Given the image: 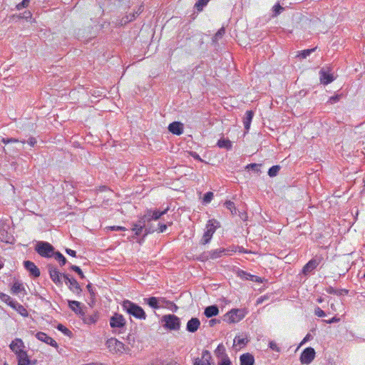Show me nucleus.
Returning <instances> with one entry per match:
<instances>
[{"label":"nucleus","instance_id":"nucleus-1","mask_svg":"<svg viewBox=\"0 0 365 365\" xmlns=\"http://www.w3.org/2000/svg\"><path fill=\"white\" fill-rule=\"evenodd\" d=\"M121 306L124 312L133 317L140 320H145L146 319L147 315L143 309L133 302L128 299L124 300Z\"/></svg>","mask_w":365,"mask_h":365},{"label":"nucleus","instance_id":"nucleus-2","mask_svg":"<svg viewBox=\"0 0 365 365\" xmlns=\"http://www.w3.org/2000/svg\"><path fill=\"white\" fill-rule=\"evenodd\" d=\"M36 252L41 257L49 258L54 254V247L48 242L44 241L37 242L35 247Z\"/></svg>","mask_w":365,"mask_h":365},{"label":"nucleus","instance_id":"nucleus-3","mask_svg":"<svg viewBox=\"0 0 365 365\" xmlns=\"http://www.w3.org/2000/svg\"><path fill=\"white\" fill-rule=\"evenodd\" d=\"M163 327L170 330H178L180 327L179 317L174 314H165L161 319Z\"/></svg>","mask_w":365,"mask_h":365},{"label":"nucleus","instance_id":"nucleus-4","mask_svg":"<svg viewBox=\"0 0 365 365\" xmlns=\"http://www.w3.org/2000/svg\"><path fill=\"white\" fill-rule=\"evenodd\" d=\"M218 226H219V222L217 220H208V222L206 225V227H205V230L204 235L201 240L202 244L205 245L210 241L213 234L215 233V232Z\"/></svg>","mask_w":365,"mask_h":365},{"label":"nucleus","instance_id":"nucleus-5","mask_svg":"<svg viewBox=\"0 0 365 365\" xmlns=\"http://www.w3.org/2000/svg\"><path fill=\"white\" fill-rule=\"evenodd\" d=\"M228 341L225 344L220 343L215 350V356L220 360L219 365H228V357L227 356V345Z\"/></svg>","mask_w":365,"mask_h":365},{"label":"nucleus","instance_id":"nucleus-6","mask_svg":"<svg viewBox=\"0 0 365 365\" xmlns=\"http://www.w3.org/2000/svg\"><path fill=\"white\" fill-rule=\"evenodd\" d=\"M248 314L246 308L232 309L230 310V323H237Z\"/></svg>","mask_w":365,"mask_h":365},{"label":"nucleus","instance_id":"nucleus-7","mask_svg":"<svg viewBox=\"0 0 365 365\" xmlns=\"http://www.w3.org/2000/svg\"><path fill=\"white\" fill-rule=\"evenodd\" d=\"M106 346L110 352L114 354L123 353L125 350L124 344L115 338L108 339Z\"/></svg>","mask_w":365,"mask_h":365},{"label":"nucleus","instance_id":"nucleus-8","mask_svg":"<svg viewBox=\"0 0 365 365\" xmlns=\"http://www.w3.org/2000/svg\"><path fill=\"white\" fill-rule=\"evenodd\" d=\"M110 326L113 329H123L125 326V319L123 315L115 313L110 319Z\"/></svg>","mask_w":365,"mask_h":365},{"label":"nucleus","instance_id":"nucleus-9","mask_svg":"<svg viewBox=\"0 0 365 365\" xmlns=\"http://www.w3.org/2000/svg\"><path fill=\"white\" fill-rule=\"evenodd\" d=\"M63 278L65 283L68 286V288L73 293L79 294L81 292V289L78 282L73 277H69L66 274H63Z\"/></svg>","mask_w":365,"mask_h":365},{"label":"nucleus","instance_id":"nucleus-10","mask_svg":"<svg viewBox=\"0 0 365 365\" xmlns=\"http://www.w3.org/2000/svg\"><path fill=\"white\" fill-rule=\"evenodd\" d=\"M322 257L316 256L311 260H309L303 267L302 272L304 274H307L314 270L321 263L322 260Z\"/></svg>","mask_w":365,"mask_h":365},{"label":"nucleus","instance_id":"nucleus-11","mask_svg":"<svg viewBox=\"0 0 365 365\" xmlns=\"http://www.w3.org/2000/svg\"><path fill=\"white\" fill-rule=\"evenodd\" d=\"M315 357V351L312 347L306 348L302 353L300 361L302 364H310Z\"/></svg>","mask_w":365,"mask_h":365},{"label":"nucleus","instance_id":"nucleus-12","mask_svg":"<svg viewBox=\"0 0 365 365\" xmlns=\"http://www.w3.org/2000/svg\"><path fill=\"white\" fill-rule=\"evenodd\" d=\"M193 365H215L212 362V356L210 352L207 350H204L202 353V357L197 358L195 360Z\"/></svg>","mask_w":365,"mask_h":365},{"label":"nucleus","instance_id":"nucleus-13","mask_svg":"<svg viewBox=\"0 0 365 365\" xmlns=\"http://www.w3.org/2000/svg\"><path fill=\"white\" fill-rule=\"evenodd\" d=\"M48 272L50 277L51 280L56 284V285H61L62 284V278L63 274H61L57 268L53 267V266H48Z\"/></svg>","mask_w":365,"mask_h":365},{"label":"nucleus","instance_id":"nucleus-14","mask_svg":"<svg viewBox=\"0 0 365 365\" xmlns=\"http://www.w3.org/2000/svg\"><path fill=\"white\" fill-rule=\"evenodd\" d=\"M10 349L16 355L24 350L25 345L22 339L16 338L9 345Z\"/></svg>","mask_w":365,"mask_h":365},{"label":"nucleus","instance_id":"nucleus-15","mask_svg":"<svg viewBox=\"0 0 365 365\" xmlns=\"http://www.w3.org/2000/svg\"><path fill=\"white\" fill-rule=\"evenodd\" d=\"M36 337L41 341H43L47 344H49L50 346L57 348L58 344L57 342L52 339L51 337L48 336L46 333L44 332H37L36 334Z\"/></svg>","mask_w":365,"mask_h":365},{"label":"nucleus","instance_id":"nucleus-16","mask_svg":"<svg viewBox=\"0 0 365 365\" xmlns=\"http://www.w3.org/2000/svg\"><path fill=\"white\" fill-rule=\"evenodd\" d=\"M249 341L247 337L243 334L235 336L233 340V349L240 350L243 348Z\"/></svg>","mask_w":365,"mask_h":365},{"label":"nucleus","instance_id":"nucleus-17","mask_svg":"<svg viewBox=\"0 0 365 365\" xmlns=\"http://www.w3.org/2000/svg\"><path fill=\"white\" fill-rule=\"evenodd\" d=\"M24 267L27 271L30 272L31 275L34 277H38L40 276V270L33 262L29 260L24 261Z\"/></svg>","mask_w":365,"mask_h":365},{"label":"nucleus","instance_id":"nucleus-18","mask_svg":"<svg viewBox=\"0 0 365 365\" xmlns=\"http://www.w3.org/2000/svg\"><path fill=\"white\" fill-rule=\"evenodd\" d=\"M319 77L321 83L324 85H327L334 80L333 74L326 71L324 68L319 71Z\"/></svg>","mask_w":365,"mask_h":365},{"label":"nucleus","instance_id":"nucleus-19","mask_svg":"<svg viewBox=\"0 0 365 365\" xmlns=\"http://www.w3.org/2000/svg\"><path fill=\"white\" fill-rule=\"evenodd\" d=\"M0 300L6 303L11 308H16V307L22 308V305L21 304H19L16 301L12 299L10 296H9L8 294H4L3 292L0 293Z\"/></svg>","mask_w":365,"mask_h":365},{"label":"nucleus","instance_id":"nucleus-20","mask_svg":"<svg viewBox=\"0 0 365 365\" xmlns=\"http://www.w3.org/2000/svg\"><path fill=\"white\" fill-rule=\"evenodd\" d=\"M16 358L18 360V365H34V363H31V361L29 359L27 352L24 350L21 352L19 351V354L16 355Z\"/></svg>","mask_w":365,"mask_h":365},{"label":"nucleus","instance_id":"nucleus-21","mask_svg":"<svg viewBox=\"0 0 365 365\" xmlns=\"http://www.w3.org/2000/svg\"><path fill=\"white\" fill-rule=\"evenodd\" d=\"M7 229V225L0 227V240L6 243H11L13 240V237L8 232Z\"/></svg>","mask_w":365,"mask_h":365},{"label":"nucleus","instance_id":"nucleus-22","mask_svg":"<svg viewBox=\"0 0 365 365\" xmlns=\"http://www.w3.org/2000/svg\"><path fill=\"white\" fill-rule=\"evenodd\" d=\"M200 325V320L196 317H192L187 322L186 329L189 332L194 333L199 329Z\"/></svg>","mask_w":365,"mask_h":365},{"label":"nucleus","instance_id":"nucleus-23","mask_svg":"<svg viewBox=\"0 0 365 365\" xmlns=\"http://www.w3.org/2000/svg\"><path fill=\"white\" fill-rule=\"evenodd\" d=\"M168 130L173 134L180 135L183 133V124L176 121L171 123L168 126Z\"/></svg>","mask_w":365,"mask_h":365},{"label":"nucleus","instance_id":"nucleus-24","mask_svg":"<svg viewBox=\"0 0 365 365\" xmlns=\"http://www.w3.org/2000/svg\"><path fill=\"white\" fill-rule=\"evenodd\" d=\"M237 274L240 277H241L242 279H245L247 280H250V281L258 282V283L262 282V279L261 277H259L258 276H255V275H252V274H248L242 270H237Z\"/></svg>","mask_w":365,"mask_h":365},{"label":"nucleus","instance_id":"nucleus-25","mask_svg":"<svg viewBox=\"0 0 365 365\" xmlns=\"http://www.w3.org/2000/svg\"><path fill=\"white\" fill-rule=\"evenodd\" d=\"M168 211V208L164 210L163 211H158V210H154V211H149L148 212V214L144 216V218L145 220L150 221L151 220H158L161 216L165 215Z\"/></svg>","mask_w":365,"mask_h":365},{"label":"nucleus","instance_id":"nucleus-26","mask_svg":"<svg viewBox=\"0 0 365 365\" xmlns=\"http://www.w3.org/2000/svg\"><path fill=\"white\" fill-rule=\"evenodd\" d=\"M240 365H254L255 359L250 353L243 354L240 357Z\"/></svg>","mask_w":365,"mask_h":365},{"label":"nucleus","instance_id":"nucleus-27","mask_svg":"<svg viewBox=\"0 0 365 365\" xmlns=\"http://www.w3.org/2000/svg\"><path fill=\"white\" fill-rule=\"evenodd\" d=\"M230 211L231 212L232 215H237L241 220L245 221L247 220V214L245 211H240L237 210L235 205L234 203L230 201Z\"/></svg>","mask_w":365,"mask_h":365},{"label":"nucleus","instance_id":"nucleus-28","mask_svg":"<svg viewBox=\"0 0 365 365\" xmlns=\"http://www.w3.org/2000/svg\"><path fill=\"white\" fill-rule=\"evenodd\" d=\"M254 116V113L252 110H247L245 113V116L243 118V124L245 132H247L250 128V124Z\"/></svg>","mask_w":365,"mask_h":365},{"label":"nucleus","instance_id":"nucleus-29","mask_svg":"<svg viewBox=\"0 0 365 365\" xmlns=\"http://www.w3.org/2000/svg\"><path fill=\"white\" fill-rule=\"evenodd\" d=\"M99 319V315L97 312L93 313L92 314L86 315L83 317V322L86 324H94Z\"/></svg>","mask_w":365,"mask_h":365},{"label":"nucleus","instance_id":"nucleus-30","mask_svg":"<svg viewBox=\"0 0 365 365\" xmlns=\"http://www.w3.org/2000/svg\"><path fill=\"white\" fill-rule=\"evenodd\" d=\"M145 219L144 217L140 220L137 223H135L132 228V230L135 232L136 235H139L141 234L143 228L145 227Z\"/></svg>","mask_w":365,"mask_h":365},{"label":"nucleus","instance_id":"nucleus-31","mask_svg":"<svg viewBox=\"0 0 365 365\" xmlns=\"http://www.w3.org/2000/svg\"><path fill=\"white\" fill-rule=\"evenodd\" d=\"M218 312V307L216 305H212L205 308L204 314L207 318H210L217 315Z\"/></svg>","mask_w":365,"mask_h":365},{"label":"nucleus","instance_id":"nucleus-32","mask_svg":"<svg viewBox=\"0 0 365 365\" xmlns=\"http://www.w3.org/2000/svg\"><path fill=\"white\" fill-rule=\"evenodd\" d=\"M144 301L147 304H148L153 309H157L160 307V305L159 304L160 299L155 297L145 298Z\"/></svg>","mask_w":365,"mask_h":365},{"label":"nucleus","instance_id":"nucleus-33","mask_svg":"<svg viewBox=\"0 0 365 365\" xmlns=\"http://www.w3.org/2000/svg\"><path fill=\"white\" fill-rule=\"evenodd\" d=\"M143 10V7L140 6L137 11H135L133 14H130L126 16L125 19L123 18L121 20V24H126L128 22L133 21L136 18V16H138L140 14L142 13Z\"/></svg>","mask_w":365,"mask_h":365},{"label":"nucleus","instance_id":"nucleus-34","mask_svg":"<svg viewBox=\"0 0 365 365\" xmlns=\"http://www.w3.org/2000/svg\"><path fill=\"white\" fill-rule=\"evenodd\" d=\"M24 292H25V289L23 284L19 281L15 282L11 287L12 294H19Z\"/></svg>","mask_w":365,"mask_h":365},{"label":"nucleus","instance_id":"nucleus-35","mask_svg":"<svg viewBox=\"0 0 365 365\" xmlns=\"http://www.w3.org/2000/svg\"><path fill=\"white\" fill-rule=\"evenodd\" d=\"M69 308L76 314H81V303L78 301H68Z\"/></svg>","mask_w":365,"mask_h":365},{"label":"nucleus","instance_id":"nucleus-36","mask_svg":"<svg viewBox=\"0 0 365 365\" xmlns=\"http://www.w3.org/2000/svg\"><path fill=\"white\" fill-rule=\"evenodd\" d=\"M225 29L224 27H222L221 29H220L217 31V32L213 36L212 42L215 43H217L218 42V41L222 38V36L225 35Z\"/></svg>","mask_w":365,"mask_h":365},{"label":"nucleus","instance_id":"nucleus-37","mask_svg":"<svg viewBox=\"0 0 365 365\" xmlns=\"http://www.w3.org/2000/svg\"><path fill=\"white\" fill-rule=\"evenodd\" d=\"M54 258L58 261L61 266H63L66 263V257L59 252H54L53 255Z\"/></svg>","mask_w":365,"mask_h":365},{"label":"nucleus","instance_id":"nucleus-38","mask_svg":"<svg viewBox=\"0 0 365 365\" xmlns=\"http://www.w3.org/2000/svg\"><path fill=\"white\" fill-rule=\"evenodd\" d=\"M209 0H198L195 4V8L198 11H202L203 8L207 4Z\"/></svg>","mask_w":365,"mask_h":365},{"label":"nucleus","instance_id":"nucleus-39","mask_svg":"<svg viewBox=\"0 0 365 365\" xmlns=\"http://www.w3.org/2000/svg\"><path fill=\"white\" fill-rule=\"evenodd\" d=\"M280 168H281L279 165H274V166L271 167L268 170L269 176L272 177V178L277 176Z\"/></svg>","mask_w":365,"mask_h":365},{"label":"nucleus","instance_id":"nucleus-40","mask_svg":"<svg viewBox=\"0 0 365 365\" xmlns=\"http://www.w3.org/2000/svg\"><path fill=\"white\" fill-rule=\"evenodd\" d=\"M284 10V8L280 6L279 3L276 4L272 7V16L275 17L278 16L282 11Z\"/></svg>","mask_w":365,"mask_h":365},{"label":"nucleus","instance_id":"nucleus-41","mask_svg":"<svg viewBox=\"0 0 365 365\" xmlns=\"http://www.w3.org/2000/svg\"><path fill=\"white\" fill-rule=\"evenodd\" d=\"M214 197L212 192H206L202 197V202L204 204H209Z\"/></svg>","mask_w":365,"mask_h":365},{"label":"nucleus","instance_id":"nucleus-42","mask_svg":"<svg viewBox=\"0 0 365 365\" xmlns=\"http://www.w3.org/2000/svg\"><path fill=\"white\" fill-rule=\"evenodd\" d=\"M315 50V48H311V49H306V50H304L301 52L299 53V54L297 55V57L300 58H306L308 56H309Z\"/></svg>","mask_w":365,"mask_h":365},{"label":"nucleus","instance_id":"nucleus-43","mask_svg":"<svg viewBox=\"0 0 365 365\" xmlns=\"http://www.w3.org/2000/svg\"><path fill=\"white\" fill-rule=\"evenodd\" d=\"M57 329L63 332L66 336H69L71 334V331L61 324H59L57 326Z\"/></svg>","mask_w":365,"mask_h":365},{"label":"nucleus","instance_id":"nucleus-44","mask_svg":"<svg viewBox=\"0 0 365 365\" xmlns=\"http://www.w3.org/2000/svg\"><path fill=\"white\" fill-rule=\"evenodd\" d=\"M71 269L73 271L77 272L81 279H83L85 277L82 270L81 269V268L79 267H78L76 265H71Z\"/></svg>","mask_w":365,"mask_h":365},{"label":"nucleus","instance_id":"nucleus-45","mask_svg":"<svg viewBox=\"0 0 365 365\" xmlns=\"http://www.w3.org/2000/svg\"><path fill=\"white\" fill-rule=\"evenodd\" d=\"M217 144L220 148H228V140L227 139H220Z\"/></svg>","mask_w":365,"mask_h":365},{"label":"nucleus","instance_id":"nucleus-46","mask_svg":"<svg viewBox=\"0 0 365 365\" xmlns=\"http://www.w3.org/2000/svg\"><path fill=\"white\" fill-rule=\"evenodd\" d=\"M29 4V0H23L21 3H19L16 5V9L21 10L23 8H26L28 6Z\"/></svg>","mask_w":365,"mask_h":365},{"label":"nucleus","instance_id":"nucleus-47","mask_svg":"<svg viewBox=\"0 0 365 365\" xmlns=\"http://www.w3.org/2000/svg\"><path fill=\"white\" fill-rule=\"evenodd\" d=\"M260 166H261V165H259V164L251 163V164H249L247 166V169H251V170H255L256 172H259Z\"/></svg>","mask_w":365,"mask_h":365},{"label":"nucleus","instance_id":"nucleus-48","mask_svg":"<svg viewBox=\"0 0 365 365\" xmlns=\"http://www.w3.org/2000/svg\"><path fill=\"white\" fill-rule=\"evenodd\" d=\"M152 365H176V363L170 361L166 364H164L163 361L156 359L154 362L152 363Z\"/></svg>","mask_w":365,"mask_h":365},{"label":"nucleus","instance_id":"nucleus-49","mask_svg":"<svg viewBox=\"0 0 365 365\" xmlns=\"http://www.w3.org/2000/svg\"><path fill=\"white\" fill-rule=\"evenodd\" d=\"M269 347L272 349V350H274V351H276L277 352L280 351V349L279 347L277 346V344L273 341H269Z\"/></svg>","mask_w":365,"mask_h":365},{"label":"nucleus","instance_id":"nucleus-50","mask_svg":"<svg viewBox=\"0 0 365 365\" xmlns=\"http://www.w3.org/2000/svg\"><path fill=\"white\" fill-rule=\"evenodd\" d=\"M314 314L319 317H323L326 315L325 312L319 307H317L314 310Z\"/></svg>","mask_w":365,"mask_h":365},{"label":"nucleus","instance_id":"nucleus-51","mask_svg":"<svg viewBox=\"0 0 365 365\" xmlns=\"http://www.w3.org/2000/svg\"><path fill=\"white\" fill-rule=\"evenodd\" d=\"M1 141L4 144H8L10 143H17V142H19V140L16 138H2Z\"/></svg>","mask_w":365,"mask_h":365},{"label":"nucleus","instance_id":"nucleus-52","mask_svg":"<svg viewBox=\"0 0 365 365\" xmlns=\"http://www.w3.org/2000/svg\"><path fill=\"white\" fill-rule=\"evenodd\" d=\"M109 230L113 231H125L126 230V228L121 226H111L108 227Z\"/></svg>","mask_w":365,"mask_h":365},{"label":"nucleus","instance_id":"nucleus-53","mask_svg":"<svg viewBox=\"0 0 365 365\" xmlns=\"http://www.w3.org/2000/svg\"><path fill=\"white\" fill-rule=\"evenodd\" d=\"M268 296L267 295H264V296H261L260 297H259L257 299V302H256V304H262L264 301L268 299Z\"/></svg>","mask_w":365,"mask_h":365},{"label":"nucleus","instance_id":"nucleus-54","mask_svg":"<svg viewBox=\"0 0 365 365\" xmlns=\"http://www.w3.org/2000/svg\"><path fill=\"white\" fill-rule=\"evenodd\" d=\"M13 309L16 310L17 312H19L23 316H25L26 314V310L24 307V306H22V308L16 307V308H13Z\"/></svg>","mask_w":365,"mask_h":365},{"label":"nucleus","instance_id":"nucleus-55","mask_svg":"<svg viewBox=\"0 0 365 365\" xmlns=\"http://www.w3.org/2000/svg\"><path fill=\"white\" fill-rule=\"evenodd\" d=\"M326 292L331 294H335V293H336V289H334V287L329 286L326 288Z\"/></svg>","mask_w":365,"mask_h":365},{"label":"nucleus","instance_id":"nucleus-56","mask_svg":"<svg viewBox=\"0 0 365 365\" xmlns=\"http://www.w3.org/2000/svg\"><path fill=\"white\" fill-rule=\"evenodd\" d=\"M339 318L336 317H332L331 319L329 320H324V322L327 324H332V323H336V322H339Z\"/></svg>","mask_w":365,"mask_h":365},{"label":"nucleus","instance_id":"nucleus-57","mask_svg":"<svg viewBox=\"0 0 365 365\" xmlns=\"http://www.w3.org/2000/svg\"><path fill=\"white\" fill-rule=\"evenodd\" d=\"M86 288H87L88 292L90 293V294L91 295V297H94L95 296V292H94V290H93V288L91 284H88L86 286Z\"/></svg>","mask_w":365,"mask_h":365},{"label":"nucleus","instance_id":"nucleus-58","mask_svg":"<svg viewBox=\"0 0 365 365\" xmlns=\"http://www.w3.org/2000/svg\"><path fill=\"white\" fill-rule=\"evenodd\" d=\"M339 98L340 96L336 95V96H331L330 98H329V102L331 103H334L336 102H337L339 100Z\"/></svg>","mask_w":365,"mask_h":365},{"label":"nucleus","instance_id":"nucleus-59","mask_svg":"<svg viewBox=\"0 0 365 365\" xmlns=\"http://www.w3.org/2000/svg\"><path fill=\"white\" fill-rule=\"evenodd\" d=\"M167 229V226L165 224H161V223H159V230H158V232H164Z\"/></svg>","mask_w":365,"mask_h":365},{"label":"nucleus","instance_id":"nucleus-60","mask_svg":"<svg viewBox=\"0 0 365 365\" xmlns=\"http://www.w3.org/2000/svg\"><path fill=\"white\" fill-rule=\"evenodd\" d=\"M66 252L70 256H72V257H76V251L71 250V249H66Z\"/></svg>","mask_w":365,"mask_h":365},{"label":"nucleus","instance_id":"nucleus-61","mask_svg":"<svg viewBox=\"0 0 365 365\" xmlns=\"http://www.w3.org/2000/svg\"><path fill=\"white\" fill-rule=\"evenodd\" d=\"M348 290L346 289H336V293H335V295L340 296L343 294H347Z\"/></svg>","mask_w":365,"mask_h":365},{"label":"nucleus","instance_id":"nucleus-62","mask_svg":"<svg viewBox=\"0 0 365 365\" xmlns=\"http://www.w3.org/2000/svg\"><path fill=\"white\" fill-rule=\"evenodd\" d=\"M27 143H28L31 146H32V147H33V146H34V145H36V139H35L34 138H30L28 140Z\"/></svg>","mask_w":365,"mask_h":365},{"label":"nucleus","instance_id":"nucleus-63","mask_svg":"<svg viewBox=\"0 0 365 365\" xmlns=\"http://www.w3.org/2000/svg\"><path fill=\"white\" fill-rule=\"evenodd\" d=\"M32 14L30 11H26L24 12L22 18H24L26 19H31Z\"/></svg>","mask_w":365,"mask_h":365},{"label":"nucleus","instance_id":"nucleus-64","mask_svg":"<svg viewBox=\"0 0 365 365\" xmlns=\"http://www.w3.org/2000/svg\"><path fill=\"white\" fill-rule=\"evenodd\" d=\"M192 156L195 159L198 160L199 161H202V160H201L200 157V156H199V155H198V154H197L196 153H192Z\"/></svg>","mask_w":365,"mask_h":365}]
</instances>
